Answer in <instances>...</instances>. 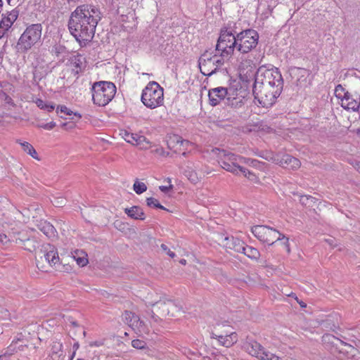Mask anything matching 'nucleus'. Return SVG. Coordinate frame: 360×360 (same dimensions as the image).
Here are the masks:
<instances>
[{
	"instance_id": "6",
	"label": "nucleus",
	"mask_w": 360,
	"mask_h": 360,
	"mask_svg": "<svg viewBox=\"0 0 360 360\" xmlns=\"http://www.w3.org/2000/svg\"><path fill=\"white\" fill-rule=\"evenodd\" d=\"M116 90V86L112 82H94L91 86V100L98 106H105L114 98Z\"/></svg>"
},
{
	"instance_id": "60",
	"label": "nucleus",
	"mask_w": 360,
	"mask_h": 360,
	"mask_svg": "<svg viewBox=\"0 0 360 360\" xmlns=\"http://www.w3.org/2000/svg\"><path fill=\"white\" fill-rule=\"evenodd\" d=\"M326 241L330 244L332 245L333 239H328Z\"/></svg>"
},
{
	"instance_id": "14",
	"label": "nucleus",
	"mask_w": 360,
	"mask_h": 360,
	"mask_svg": "<svg viewBox=\"0 0 360 360\" xmlns=\"http://www.w3.org/2000/svg\"><path fill=\"white\" fill-rule=\"evenodd\" d=\"M213 56L207 51H205L198 59V67L200 72L205 75L210 77L216 73V68L214 67Z\"/></svg>"
},
{
	"instance_id": "41",
	"label": "nucleus",
	"mask_w": 360,
	"mask_h": 360,
	"mask_svg": "<svg viewBox=\"0 0 360 360\" xmlns=\"http://www.w3.org/2000/svg\"><path fill=\"white\" fill-rule=\"evenodd\" d=\"M56 122H50L49 123L39 124V127L46 130H51L53 129L56 127Z\"/></svg>"
},
{
	"instance_id": "11",
	"label": "nucleus",
	"mask_w": 360,
	"mask_h": 360,
	"mask_svg": "<svg viewBox=\"0 0 360 360\" xmlns=\"http://www.w3.org/2000/svg\"><path fill=\"white\" fill-rule=\"evenodd\" d=\"M39 259H37V266L41 262L46 261L51 266H54L56 269H59V257L57 249L48 243L43 246V250H41L38 255Z\"/></svg>"
},
{
	"instance_id": "1",
	"label": "nucleus",
	"mask_w": 360,
	"mask_h": 360,
	"mask_svg": "<svg viewBox=\"0 0 360 360\" xmlns=\"http://www.w3.org/2000/svg\"><path fill=\"white\" fill-rule=\"evenodd\" d=\"M283 79L278 68H258L255 78L252 92L255 98L263 108L271 107L281 95Z\"/></svg>"
},
{
	"instance_id": "10",
	"label": "nucleus",
	"mask_w": 360,
	"mask_h": 360,
	"mask_svg": "<svg viewBox=\"0 0 360 360\" xmlns=\"http://www.w3.org/2000/svg\"><path fill=\"white\" fill-rule=\"evenodd\" d=\"M243 348L249 354L260 360H269L271 356V353L252 338H247L243 344Z\"/></svg>"
},
{
	"instance_id": "42",
	"label": "nucleus",
	"mask_w": 360,
	"mask_h": 360,
	"mask_svg": "<svg viewBox=\"0 0 360 360\" xmlns=\"http://www.w3.org/2000/svg\"><path fill=\"white\" fill-rule=\"evenodd\" d=\"M160 247L161 249L170 257L174 258L176 256L175 253L171 251L165 244H162Z\"/></svg>"
},
{
	"instance_id": "33",
	"label": "nucleus",
	"mask_w": 360,
	"mask_h": 360,
	"mask_svg": "<svg viewBox=\"0 0 360 360\" xmlns=\"http://www.w3.org/2000/svg\"><path fill=\"white\" fill-rule=\"evenodd\" d=\"M101 19V13L96 8H91V26L94 27Z\"/></svg>"
},
{
	"instance_id": "50",
	"label": "nucleus",
	"mask_w": 360,
	"mask_h": 360,
	"mask_svg": "<svg viewBox=\"0 0 360 360\" xmlns=\"http://www.w3.org/2000/svg\"><path fill=\"white\" fill-rule=\"evenodd\" d=\"M189 180L191 181L192 182H195L197 180V176H196V174L195 172H191V174H189V177H188Z\"/></svg>"
},
{
	"instance_id": "34",
	"label": "nucleus",
	"mask_w": 360,
	"mask_h": 360,
	"mask_svg": "<svg viewBox=\"0 0 360 360\" xmlns=\"http://www.w3.org/2000/svg\"><path fill=\"white\" fill-rule=\"evenodd\" d=\"M65 51H66V48L64 46L60 45V44L54 45L52 47L51 51V52L53 54H55L56 56H59L60 55L65 53Z\"/></svg>"
},
{
	"instance_id": "2",
	"label": "nucleus",
	"mask_w": 360,
	"mask_h": 360,
	"mask_svg": "<svg viewBox=\"0 0 360 360\" xmlns=\"http://www.w3.org/2000/svg\"><path fill=\"white\" fill-rule=\"evenodd\" d=\"M90 24V11L88 5L78 6L72 13L68 22L70 33L75 37L81 46H86L89 41V25Z\"/></svg>"
},
{
	"instance_id": "62",
	"label": "nucleus",
	"mask_w": 360,
	"mask_h": 360,
	"mask_svg": "<svg viewBox=\"0 0 360 360\" xmlns=\"http://www.w3.org/2000/svg\"><path fill=\"white\" fill-rule=\"evenodd\" d=\"M91 34H92V35H91V44H93V38L94 37V34L93 33L92 30H91Z\"/></svg>"
},
{
	"instance_id": "61",
	"label": "nucleus",
	"mask_w": 360,
	"mask_h": 360,
	"mask_svg": "<svg viewBox=\"0 0 360 360\" xmlns=\"http://www.w3.org/2000/svg\"><path fill=\"white\" fill-rule=\"evenodd\" d=\"M356 134L360 136V129H356Z\"/></svg>"
},
{
	"instance_id": "28",
	"label": "nucleus",
	"mask_w": 360,
	"mask_h": 360,
	"mask_svg": "<svg viewBox=\"0 0 360 360\" xmlns=\"http://www.w3.org/2000/svg\"><path fill=\"white\" fill-rule=\"evenodd\" d=\"M296 74L300 77L297 79V84H302L303 82H306L307 76L309 73L307 69L297 68H296Z\"/></svg>"
},
{
	"instance_id": "36",
	"label": "nucleus",
	"mask_w": 360,
	"mask_h": 360,
	"mask_svg": "<svg viewBox=\"0 0 360 360\" xmlns=\"http://www.w3.org/2000/svg\"><path fill=\"white\" fill-rule=\"evenodd\" d=\"M85 58L79 55L75 59V67L77 68V70H76V72L78 73L79 71H82V68H84L83 66V62L84 61Z\"/></svg>"
},
{
	"instance_id": "18",
	"label": "nucleus",
	"mask_w": 360,
	"mask_h": 360,
	"mask_svg": "<svg viewBox=\"0 0 360 360\" xmlns=\"http://www.w3.org/2000/svg\"><path fill=\"white\" fill-rule=\"evenodd\" d=\"M19 15V11L13 9L11 11H7L2 14V18L0 21V27L4 30H8Z\"/></svg>"
},
{
	"instance_id": "59",
	"label": "nucleus",
	"mask_w": 360,
	"mask_h": 360,
	"mask_svg": "<svg viewBox=\"0 0 360 360\" xmlns=\"http://www.w3.org/2000/svg\"><path fill=\"white\" fill-rule=\"evenodd\" d=\"M78 347H79V344L77 342L75 343L74 345H73V348L78 349Z\"/></svg>"
},
{
	"instance_id": "44",
	"label": "nucleus",
	"mask_w": 360,
	"mask_h": 360,
	"mask_svg": "<svg viewBox=\"0 0 360 360\" xmlns=\"http://www.w3.org/2000/svg\"><path fill=\"white\" fill-rule=\"evenodd\" d=\"M167 181L169 183V185L168 186H160L159 187L160 190L163 193H167L169 191L173 188V185L171 184V179L169 178L167 179Z\"/></svg>"
},
{
	"instance_id": "29",
	"label": "nucleus",
	"mask_w": 360,
	"mask_h": 360,
	"mask_svg": "<svg viewBox=\"0 0 360 360\" xmlns=\"http://www.w3.org/2000/svg\"><path fill=\"white\" fill-rule=\"evenodd\" d=\"M233 335V333L229 335H219L218 336V340L219 342L226 347H229L231 346L233 343L232 336Z\"/></svg>"
},
{
	"instance_id": "31",
	"label": "nucleus",
	"mask_w": 360,
	"mask_h": 360,
	"mask_svg": "<svg viewBox=\"0 0 360 360\" xmlns=\"http://www.w3.org/2000/svg\"><path fill=\"white\" fill-rule=\"evenodd\" d=\"M225 56H221V53L219 56L214 54L213 56L212 60L214 61V67L216 68V72L222 67L224 64V58Z\"/></svg>"
},
{
	"instance_id": "8",
	"label": "nucleus",
	"mask_w": 360,
	"mask_h": 360,
	"mask_svg": "<svg viewBox=\"0 0 360 360\" xmlns=\"http://www.w3.org/2000/svg\"><path fill=\"white\" fill-rule=\"evenodd\" d=\"M237 34L233 35L226 28L221 27L215 50L221 51L222 56H229L237 49Z\"/></svg>"
},
{
	"instance_id": "12",
	"label": "nucleus",
	"mask_w": 360,
	"mask_h": 360,
	"mask_svg": "<svg viewBox=\"0 0 360 360\" xmlns=\"http://www.w3.org/2000/svg\"><path fill=\"white\" fill-rule=\"evenodd\" d=\"M122 320L136 333L139 335L148 334L149 329L140 317L134 312L125 310L122 314Z\"/></svg>"
},
{
	"instance_id": "22",
	"label": "nucleus",
	"mask_w": 360,
	"mask_h": 360,
	"mask_svg": "<svg viewBox=\"0 0 360 360\" xmlns=\"http://www.w3.org/2000/svg\"><path fill=\"white\" fill-rule=\"evenodd\" d=\"M279 163L282 167L291 169H296L299 168L301 165L300 161L297 158L288 154H284L281 157Z\"/></svg>"
},
{
	"instance_id": "45",
	"label": "nucleus",
	"mask_w": 360,
	"mask_h": 360,
	"mask_svg": "<svg viewBox=\"0 0 360 360\" xmlns=\"http://www.w3.org/2000/svg\"><path fill=\"white\" fill-rule=\"evenodd\" d=\"M13 240H15V238H13ZM13 240V239H11L8 236H7L6 234L4 233H0V241L2 244L4 245H6L8 244L10 241Z\"/></svg>"
},
{
	"instance_id": "13",
	"label": "nucleus",
	"mask_w": 360,
	"mask_h": 360,
	"mask_svg": "<svg viewBox=\"0 0 360 360\" xmlns=\"http://www.w3.org/2000/svg\"><path fill=\"white\" fill-rule=\"evenodd\" d=\"M157 307V311L161 317H173L179 311V307L171 300H159L151 304Z\"/></svg>"
},
{
	"instance_id": "37",
	"label": "nucleus",
	"mask_w": 360,
	"mask_h": 360,
	"mask_svg": "<svg viewBox=\"0 0 360 360\" xmlns=\"http://www.w3.org/2000/svg\"><path fill=\"white\" fill-rule=\"evenodd\" d=\"M344 93H346V92L345 91V89L343 88V86L341 84H338V86H336V87L335 89V94L337 98L342 99V98L343 97Z\"/></svg>"
},
{
	"instance_id": "46",
	"label": "nucleus",
	"mask_w": 360,
	"mask_h": 360,
	"mask_svg": "<svg viewBox=\"0 0 360 360\" xmlns=\"http://www.w3.org/2000/svg\"><path fill=\"white\" fill-rule=\"evenodd\" d=\"M35 103L38 108L40 109L44 110L46 108V103H45L43 100L40 98H37L35 101Z\"/></svg>"
},
{
	"instance_id": "63",
	"label": "nucleus",
	"mask_w": 360,
	"mask_h": 360,
	"mask_svg": "<svg viewBox=\"0 0 360 360\" xmlns=\"http://www.w3.org/2000/svg\"><path fill=\"white\" fill-rule=\"evenodd\" d=\"M12 1H13V0H7V2H8V4H10V5H11V2H12Z\"/></svg>"
},
{
	"instance_id": "3",
	"label": "nucleus",
	"mask_w": 360,
	"mask_h": 360,
	"mask_svg": "<svg viewBox=\"0 0 360 360\" xmlns=\"http://www.w3.org/2000/svg\"><path fill=\"white\" fill-rule=\"evenodd\" d=\"M251 232L261 243L269 248L280 242L283 249L288 254L290 252L289 238L278 230L266 225H255L251 228Z\"/></svg>"
},
{
	"instance_id": "49",
	"label": "nucleus",
	"mask_w": 360,
	"mask_h": 360,
	"mask_svg": "<svg viewBox=\"0 0 360 360\" xmlns=\"http://www.w3.org/2000/svg\"><path fill=\"white\" fill-rule=\"evenodd\" d=\"M55 106L52 103H46V108L44 110H47L48 112H51L54 110Z\"/></svg>"
},
{
	"instance_id": "19",
	"label": "nucleus",
	"mask_w": 360,
	"mask_h": 360,
	"mask_svg": "<svg viewBox=\"0 0 360 360\" xmlns=\"http://www.w3.org/2000/svg\"><path fill=\"white\" fill-rule=\"evenodd\" d=\"M224 242L225 243L224 245L226 248L233 250L238 253H242V252H243V248L245 245V243L240 239L233 236H226L224 238Z\"/></svg>"
},
{
	"instance_id": "4",
	"label": "nucleus",
	"mask_w": 360,
	"mask_h": 360,
	"mask_svg": "<svg viewBox=\"0 0 360 360\" xmlns=\"http://www.w3.org/2000/svg\"><path fill=\"white\" fill-rule=\"evenodd\" d=\"M42 25L40 23L28 25L20 35L15 45L18 53H25L41 41Z\"/></svg>"
},
{
	"instance_id": "38",
	"label": "nucleus",
	"mask_w": 360,
	"mask_h": 360,
	"mask_svg": "<svg viewBox=\"0 0 360 360\" xmlns=\"http://www.w3.org/2000/svg\"><path fill=\"white\" fill-rule=\"evenodd\" d=\"M158 203L159 201L154 198L150 197L146 198V204L150 207L155 208L158 206Z\"/></svg>"
},
{
	"instance_id": "17",
	"label": "nucleus",
	"mask_w": 360,
	"mask_h": 360,
	"mask_svg": "<svg viewBox=\"0 0 360 360\" xmlns=\"http://www.w3.org/2000/svg\"><path fill=\"white\" fill-rule=\"evenodd\" d=\"M225 100L224 104L232 108H240L243 105V96H239L237 89L229 88V94Z\"/></svg>"
},
{
	"instance_id": "64",
	"label": "nucleus",
	"mask_w": 360,
	"mask_h": 360,
	"mask_svg": "<svg viewBox=\"0 0 360 360\" xmlns=\"http://www.w3.org/2000/svg\"><path fill=\"white\" fill-rule=\"evenodd\" d=\"M3 355H0V360H2L3 359Z\"/></svg>"
},
{
	"instance_id": "20",
	"label": "nucleus",
	"mask_w": 360,
	"mask_h": 360,
	"mask_svg": "<svg viewBox=\"0 0 360 360\" xmlns=\"http://www.w3.org/2000/svg\"><path fill=\"white\" fill-rule=\"evenodd\" d=\"M36 226L47 238H54L57 236L56 229L50 222L42 219L37 220Z\"/></svg>"
},
{
	"instance_id": "40",
	"label": "nucleus",
	"mask_w": 360,
	"mask_h": 360,
	"mask_svg": "<svg viewBox=\"0 0 360 360\" xmlns=\"http://www.w3.org/2000/svg\"><path fill=\"white\" fill-rule=\"evenodd\" d=\"M173 141H175L176 143H179L181 146H184V144L188 145L189 143L188 141L183 139L179 136H174L173 137Z\"/></svg>"
},
{
	"instance_id": "35",
	"label": "nucleus",
	"mask_w": 360,
	"mask_h": 360,
	"mask_svg": "<svg viewBox=\"0 0 360 360\" xmlns=\"http://www.w3.org/2000/svg\"><path fill=\"white\" fill-rule=\"evenodd\" d=\"M131 346L135 349H144L146 348V342L143 340L136 339L131 341Z\"/></svg>"
},
{
	"instance_id": "56",
	"label": "nucleus",
	"mask_w": 360,
	"mask_h": 360,
	"mask_svg": "<svg viewBox=\"0 0 360 360\" xmlns=\"http://www.w3.org/2000/svg\"><path fill=\"white\" fill-rule=\"evenodd\" d=\"M155 208H159V209H161V210H166L167 209L162 206L160 202L158 203V206L155 207Z\"/></svg>"
},
{
	"instance_id": "32",
	"label": "nucleus",
	"mask_w": 360,
	"mask_h": 360,
	"mask_svg": "<svg viewBox=\"0 0 360 360\" xmlns=\"http://www.w3.org/2000/svg\"><path fill=\"white\" fill-rule=\"evenodd\" d=\"M133 189L137 194H141L147 190L146 185L143 182H139L138 180H136L134 185Z\"/></svg>"
},
{
	"instance_id": "27",
	"label": "nucleus",
	"mask_w": 360,
	"mask_h": 360,
	"mask_svg": "<svg viewBox=\"0 0 360 360\" xmlns=\"http://www.w3.org/2000/svg\"><path fill=\"white\" fill-rule=\"evenodd\" d=\"M17 142L20 144L22 150L25 153H27V154L31 155L33 158H34L36 160H39L37 156V153L36 150L30 143H28L27 141L21 142L19 140H18Z\"/></svg>"
},
{
	"instance_id": "26",
	"label": "nucleus",
	"mask_w": 360,
	"mask_h": 360,
	"mask_svg": "<svg viewBox=\"0 0 360 360\" xmlns=\"http://www.w3.org/2000/svg\"><path fill=\"white\" fill-rule=\"evenodd\" d=\"M87 254L83 251L76 250L73 255L74 259L77 262V264L80 266H84L89 262L87 258Z\"/></svg>"
},
{
	"instance_id": "55",
	"label": "nucleus",
	"mask_w": 360,
	"mask_h": 360,
	"mask_svg": "<svg viewBox=\"0 0 360 360\" xmlns=\"http://www.w3.org/2000/svg\"><path fill=\"white\" fill-rule=\"evenodd\" d=\"M269 360H280L278 356L274 355L271 354V356L269 358Z\"/></svg>"
},
{
	"instance_id": "24",
	"label": "nucleus",
	"mask_w": 360,
	"mask_h": 360,
	"mask_svg": "<svg viewBox=\"0 0 360 360\" xmlns=\"http://www.w3.org/2000/svg\"><path fill=\"white\" fill-rule=\"evenodd\" d=\"M122 136L127 142L132 145L141 146L143 142H146V138L145 136L130 133L127 131H124Z\"/></svg>"
},
{
	"instance_id": "58",
	"label": "nucleus",
	"mask_w": 360,
	"mask_h": 360,
	"mask_svg": "<svg viewBox=\"0 0 360 360\" xmlns=\"http://www.w3.org/2000/svg\"><path fill=\"white\" fill-rule=\"evenodd\" d=\"M180 263H181V264L185 265V264H186V259H181V260H180Z\"/></svg>"
},
{
	"instance_id": "43",
	"label": "nucleus",
	"mask_w": 360,
	"mask_h": 360,
	"mask_svg": "<svg viewBox=\"0 0 360 360\" xmlns=\"http://www.w3.org/2000/svg\"><path fill=\"white\" fill-rule=\"evenodd\" d=\"M59 110H60V112H63V113H65L66 115H71L72 112L65 105L58 106V108L56 109L57 112H58Z\"/></svg>"
},
{
	"instance_id": "7",
	"label": "nucleus",
	"mask_w": 360,
	"mask_h": 360,
	"mask_svg": "<svg viewBox=\"0 0 360 360\" xmlns=\"http://www.w3.org/2000/svg\"><path fill=\"white\" fill-rule=\"evenodd\" d=\"M141 100L150 109L161 106L164 101L163 88L156 82H150L143 89Z\"/></svg>"
},
{
	"instance_id": "30",
	"label": "nucleus",
	"mask_w": 360,
	"mask_h": 360,
	"mask_svg": "<svg viewBox=\"0 0 360 360\" xmlns=\"http://www.w3.org/2000/svg\"><path fill=\"white\" fill-rule=\"evenodd\" d=\"M221 27L226 28L228 32H231L233 35L238 34L241 31L238 29L237 23L232 21H229Z\"/></svg>"
},
{
	"instance_id": "9",
	"label": "nucleus",
	"mask_w": 360,
	"mask_h": 360,
	"mask_svg": "<svg viewBox=\"0 0 360 360\" xmlns=\"http://www.w3.org/2000/svg\"><path fill=\"white\" fill-rule=\"evenodd\" d=\"M237 51L248 53L256 48L259 41V34L253 29H246L237 34Z\"/></svg>"
},
{
	"instance_id": "57",
	"label": "nucleus",
	"mask_w": 360,
	"mask_h": 360,
	"mask_svg": "<svg viewBox=\"0 0 360 360\" xmlns=\"http://www.w3.org/2000/svg\"><path fill=\"white\" fill-rule=\"evenodd\" d=\"M6 102H7L8 103H10V101H12V99H11V97H9L8 96H6Z\"/></svg>"
},
{
	"instance_id": "21",
	"label": "nucleus",
	"mask_w": 360,
	"mask_h": 360,
	"mask_svg": "<svg viewBox=\"0 0 360 360\" xmlns=\"http://www.w3.org/2000/svg\"><path fill=\"white\" fill-rule=\"evenodd\" d=\"M341 106L346 110L356 111L360 107V102L354 99L350 93L346 91L342 98Z\"/></svg>"
},
{
	"instance_id": "47",
	"label": "nucleus",
	"mask_w": 360,
	"mask_h": 360,
	"mask_svg": "<svg viewBox=\"0 0 360 360\" xmlns=\"http://www.w3.org/2000/svg\"><path fill=\"white\" fill-rule=\"evenodd\" d=\"M155 152L162 156H167L168 155V153H166L162 147L157 148Z\"/></svg>"
},
{
	"instance_id": "25",
	"label": "nucleus",
	"mask_w": 360,
	"mask_h": 360,
	"mask_svg": "<svg viewBox=\"0 0 360 360\" xmlns=\"http://www.w3.org/2000/svg\"><path fill=\"white\" fill-rule=\"evenodd\" d=\"M243 254L246 255L248 258H250L252 260L254 261H258L260 257V252L259 251L250 245H248L245 244L243 252H242Z\"/></svg>"
},
{
	"instance_id": "15",
	"label": "nucleus",
	"mask_w": 360,
	"mask_h": 360,
	"mask_svg": "<svg viewBox=\"0 0 360 360\" xmlns=\"http://www.w3.org/2000/svg\"><path fill=\"white\" fill-rule=\"evenodd\" d=\"M18 246L29 252H34L38 247V242L33 237L27 236L25 232H20L15 236V240H13Z\"/></svg>"
},
{
	"instance_id": "16",
	"label": "nucleus",
	"mask_w": 360,
	"mask_h": 360,
	"mask_svg": "<svg viewBox=\"0 0 360 360\" xmlns=\"http://www.w3.org/2000/svg\"><path fill=\"white\" fill-rule=\"evenodd\" d=\"M229 88H225L222 86L210 89L208 92L210 104L212 106H216L219 104L221 101H224L225 103V100L228 96L227 94H229Z\"/></svg>"
},
{
	"instance_id": "48",
	"label": "nucleus",
	"mask_w": 360,
	"mask_h": 360,
	"mask_svg": "<svg viewBox=\"0 0 360 360\" xmlns=\"http://www.w3.org/2000/svg\"><path fill=\"white\" fill-rule=\"evenodd\" d=\"M151 319L155 321V322H158L159 320L161 319V316H160V314H156L153 311H151Z\"/></svg>"
},
{
	"instance_id": "5",
	"label": "nucleus",
	"mask_w": 360,
	"mask_h": 360,
	"mask_svg": "<svg viewBox=\"0 0 360 360\" xmlns=\"http://www.w3.org/2000/svg\"><path fill=\"white\" fill-rule=\"evenodd\" d=\"M217 150L219 151V163L224 169L231 172L233 174H238L240 172L245 177L250 179H252L253 177H255V174L252 172L240 165V163L242 162L243 158L236 155L232 153L227 152L224 150Z\"/></svg>"
},
{
	"instance_id": "53",
	"label": "nucleus",
	"mask_w": 360,
	"mask_h": 360,
	"mask_svg": "<svg viewBox=\"0 0 360 360\" xmlns=\"http://www.w3.org/2000/svg\"><path fill=\"white\" fill-rule=\"evenodd\" d=\"M354 167L359 172H360V162H356Z\"/></svg>"
},
{
	"instance_id": "39",
	"label": "nucleus",
	"mask_w": 360,
	"mask_h": 360,
	"mask_svg": "<svg viewBox=\"0 0 360 360\" xmlns=\"http://www.w3.org/2000/svg\"><path fill=\"white\" fill-rule=\"evenodd\" d=\"M53 204L56 207H63L65 204V199L63 197L56 198Z\"/></svg>"
},
{
	"instance_id": "52",
	"label": "nucleus",
	"mask_w": 360,
	"mask_h": 360,
	"mask_svg": "<svg viewBox=\"0 0 360 360\" xmlns=\"http://www.w3.org/2000/svg\"><path fill=\"white\" fill-rule=\"evenodd\" d=\"M7 31V30H4L1 27H0V39H1L5 35Z\"/></svg>"
},
{
	"instance_id": "23",
	"label": "nucleus",
	"mask_w": 360,
	"mask_h": 360,
	"mask_svg": "<svg viewBox=\"0 0 360 360\" xmlns=\"http://www.w3.org/2000/svg\"><path fill=\"white\" fill-rule=\"evenodd\" d=\"M124 213L130 218L136 220H144L146 214L143 209L139 206H132L124 209Z\"/></svg>"
},
{
	"instance_id": "51",
	"label": "nucleus",
	"mask_w": 360,
	"mask_h": 360,
	"mask_svg": "<svg viewBox=\"0 0 360 360\" xmlns=\"http://www.w3.org/2000/svg\"><path fill=\"white\" fill-rule=\"evenodd\" d=\"M103 345V340L96 341V342H91V347L94 346V345L99 347V346H101Z\"/></svg>"
},
{
	"instance_id": "54",
	"label": "nucleus",
	"mask_w": 360,
	"mask_h": 360,
	"mask_svg": "<svg viewBox=\"0 0 360 360\" xmlns=\"http://www.w3.org/2000/svg\"><path fill=\"white\" fill-rule=\"evenodd\" d=\"M297 302L302 308H305L307 307L306 303H304L303 301H300V302L297 301Z\"/></svg>"
}]
</instances>
